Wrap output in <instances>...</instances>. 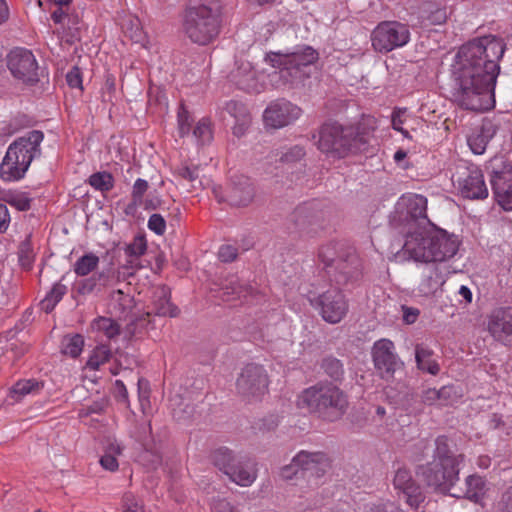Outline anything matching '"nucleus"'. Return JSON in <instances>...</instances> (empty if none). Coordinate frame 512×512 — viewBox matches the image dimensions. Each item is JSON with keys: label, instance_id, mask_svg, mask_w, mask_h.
Masks as SVG:
<instances>
[{"label": "nucleus", "instance_id": "1", "mask_svg": "<svg viewBox=\"0 0 512 512\" xmlns=\"http://www.w3.org/2000/svg\"><path fill=\"white\" fill-rule=\"evenodd\" d=\"M503 39L486 35L461 46L453 66L454 100L471 111H487L495 106L494 89L504 55Z\"/></svg>", "mask_w": 512, "mask_h": 512}, {"label": "nucleus", "instance_id": "2", "mask_svg": "<svg viewBox=\"0 0 512 512\" xmlns=\"http://www.w3.org/2000/svg\"><path fill=\"white\" fill-rule=\"evenodd\" d=\"M433 460L418 468V474L427 486L443 494L460 498L457 492L452 491L459 480V465L464 460L463 454L455 455L449 448V440L439 436L435 440Z\"/></svg>", "mask_w": 512, "mask_h": 512}, {"label": "nucleus", "instance_id": "3", "mask_svg": "<svg viewBox=\"0 0 512 512\" xmlns=\"http://www.w3.org/2000/svg\"><path fill=\"white\" fill-rule=\"evenodd\" d=\"M222 11L218 0H190L183 18V31L194 44L206 46L221 31Z\"/></svg>", "mask_w": 512, "mask_h": 512}, {"label": "nucleus", "instance_id": "4", "mask_svg": "<svg viewBox=\"0 0 512 512\" xmlns=\"http://www.w3.org/2000/svg\"><path fill=\"white\" fill-rule=\"evenodd\" d=\"M319 53L308 45H297L286 52H269L265 61L276 70L270 75L276 86L293 85L310 76L311 66L318 60Z\"/></svg>", "mask_w": 512, "mask_h": 512}, {"label": "nucleus", "instance_id": "5", "mask_svg": "<svg viewBox=\"0 0 512 512\" xmlns=\"http://www.w3.org/2000/svg\"><path fill=\"white\" fill-rule=\"evenodd\" d=\"M459 248L456 236L444 230L426 231L417 229L406 237L403 249L415 261L444 262L453 257Z\"/></svg>", "mask_w": 512, "mask_h": 512}, {"label": "nucleus", "instance_id": "6", "mask_svg": "<svg viewBox=\"0 0 512 512\" xmlns=\"http://www.w3.org/2000/svg\"><path fill=\"white\" fill-rule=\"evenodd\" d=\"M44 134L32 130L15 139L7 148L0 164V178L5 182H16L24 178L32 161L41 156Z\"/></svg>", "mask_w": 512, "mask_h": 512}, {"label": "nucleus", "instance_id": "7", "mask_svg": "<svg viewBox=\"0 0 512 512\" xmlns=\"http://www.w3.org/2000/svg\"><path fill=\"white\" fill-rule=\"evenodd\" d=\"M364 138L352 126H342L337 122L322 125V152L337 158H344L360 150Z\"/></svg>", "mask_w": 512, "mask_h": 512}, {"label": "nucleus", "instance_id": "8", "mask_svg": "<svg viewBox=\"0 0 512 512\" xmlns=\"http://www.w3.org/2000/svg\"><path fill=\"white\" fill-rule=\"evenodd\" d=\"M452 182L464 198L483 200L488 197L483 172L474 164H458L452 175Z\"/></svg>", "mask_w": 512, "mask_h": 512}, {"label": "nucleus", "instance_id": "9", "mask_svg": "<svg viewBox=\"0 0 512 512\" xmlns=\"http://www.w3.org/2000/svg\"><path fill=\"white\" fill-rule=\"evenodd\" d=\"M409 41L410 31L408 26L398 21L380 22L371 34L372 47L380 53H388L401 48Z\"/></svg>", "mask_w": 512, "mask_h": 512}, {"label": "nucleus", "instance_id": "10", "mask_svg": "<svg viewBox=\"0 0 512 512\" xmlns=\"http://www.w3.org/2000/svg\"><path fill=\"white\" fill-rule=\"evenodd\" d=\"M7 67L14 78L34 85L43 75L31 50L22 47L12 49L7 55Z\"/></svg>", "mask_w": 512, "mask_h": 512}, {"label": "nucleus", "instance_id": "11", "mask_svg": "<svg viewBox=\"0 0 512 512\" xmlns=\"http://www.w3.org/2000/svg\"><path fill=\"white\" fill-rule=\"evenodd\" d=\"M268 375L262 365L249 363L236 380L238 393L248 400H259L268 391Z\"/></svg>", "mask_w": 512, "mask_h": 512}, {"label": "nucleus", "instance_id": "12", "mask_svg": "<svg viewBox=\"0 0 512 512\" xmlns=\"http://www.w3.org/2000/svg\"><path fill=\"white\" fill-rule=\"evenodd\" d=\"M301 115V109L290 101L280 99L272 102L263 113L267 127L279 129L292 124Z\"/></svg>", "mask_w": 512, "mask_h": 512}, {"label": "nucleus", "instance_id": "13", "mask_svg": "<svg viewBox=\"0 0 512 512\" xmlns=\"http://www.w3.org/2000/svg\"><path fill=\"white\" fill-rule=\"evenodd\" d=\"M214 193L219 202H227L236 207L248 206L255 196L254 186L250 179L242 175L232 179L225 195H219L216 189H214Z\"/></svg>", "mask_w": 512, "mask_h": 512}, {"label": "nucleus", "instance_id": "14", "mask_svg": "<svg viewBox=\"0 0 512 512\" xmlns=\"http://www.w3.org/2000/svg\"><path fill=\"white\" fill-rule=\"evenodd\" d=\"M372 360L377 371L382 377L392 376L399 364V358L395 351L394 343L386 338L377 340L372 347Z\"/></svg>", "mask_w": 512, "mask_h": 512}, {"label": "nucleus", "instance_id": "15", "mask_svg": "<svg viewBox=\"0 0 512 512\" xmlns=\"http://www.w3.org/2000/svg\"><path fill=\"white\" fill-rule=\"evenodd\" d=\"M491 185L498 204L512 211V166L503 163L501 169L493 167Z\"/></svg>", "mask_w": 512, "mask_h": 512}, {"label": "nucleus", "instance_id": "16", "mask_svg": "<svg viewBox=\"0 0 512 512\" xmlns=\"http://www.w3.org/2000/svg\"><path fill=\"white\" fill-rule=\"evenodd\" d=\"M347 408V396L337 386H322V420H339Z\"/></svg>", "mask_w": 512, "mask_h": 512}, {"label": "nucleus", "instance_id": "17", "mask_svg": "<svg viewBox=\"0 0 512 512\" xmlns=\"http://www.w3.org/2000/svg\"><path fill=\"white\" fill-rule=\"evenodd\" d=\"M348 310V301L341 290L333 289L322 294V320L331 324L339 323Z\"/></svg>", "mask_w": 512, "mask_h": 512}, {"label": "nucleus", "instance_id": "18", "mask_svg": "<svg viewBox=\"0 0 512 512\" xmlns=\"http://www.w3.org/2000/svg\"><path fill=\"white\" fill-rule=\"evenodd\" d=\"M487 329L497 341L512 343V307L494 309L488 316Z\"/></svg>", "mask_w": 512, "mask_h": 512}, {"label": "nucleus", "instance_id": "19", "mask_svg": "<svg viewBox=\"0 0 512 512\" xmlns=\"http://www.w3.org/2000/svg\"><path fill=\"white\" fill-rule=\"evenodd\" d=\"M396 490L403 494L406 503L414 509H417L425 500V495L421 487L413 480L410 471L406 468H399L396 471L394 481Z\"/></svg>", "mask_w": 512, "mask_h": 512}, {"label": "nucleus", "instance_id": "20", "mask_svg": "<svg viewBox=\"0 0 512 512\" xmlns=\"http://www.w3.org/2000/svg\"><path fill=\"white\" fill-rule=\"evenodd\" d=\"M427 263L422 271V279L419 284V291L426 296L434 294L445 283L446 275L449 273L446 264Z\"/></svg>", "mask_w": 512, "mask_h": 512}, {"label": "nucleus", "instance_id": "21", "mask_svg": "<svg viewBox=\"0 0 512 512\" xmlns=\"http://www.w3.org/2000/svg\"><path fill=\"white\" fill-rule=\"evenodd\" d=\"M231 80L239 89L248 93H259L263 88L256 70L248 61L237 62L236 69L231 72Z\"/></svg>", "mask_w": 512, "mask_h": 512}, {"label": "nucleus", "instance_id": "22", "mask_svg": "<svg viewBox=\"0 0 512 512\" xmlns=\"http://www.w3.org/2000/svg\"><path fill=\"white\" fill-rule=\"evenodd\" d=\"M171 291L165 285L157 286L154 288L151 297L150 311L147 316L154 314L162 317H176L179 314V308L171 303Z\"/></svg>", "mask_w": 512, "mask_h": 512}, {"label": "nucleus", "instance_id": "23", "mask_svg": "<svg viewBox=\"0 0 512 512\" xmlns=\"http://www.w3.org/2000/svg\"><path fill=\"white\" fill-rule=\"evenodd\" d=\"M499 130V124L494 119L485 118L478 130L468 137L467 143L471 151L476 155H482L487 148L489 141Z\"/></svg>", "mask_w": 512, "mask_h": 512}, {"label": "nucleus", "instance_id": "24", "mask_svg": "<svg viewBox=\"0 0 512 512\" xmlns=\"http://www.w3.org/2000/svg\"><path fill=\"white\" fill-rule=\"evenodd\" d=\"M120 273L112 267L102 270L97 276H92L81 281L78 285V293L86 295L94 291L98 287H109L118 283Z\"/></svg>", "mask_w": 512, "mask_h": 512}, {"label": "nucleus", "instance_id": "25", "mask_svg": "<svg viewBox=\"0 0 512 512\" xmlns=\"http://www.w3.org/2000/svg\"><path fill=\"white\" fill-rule=\"evenodd\" d=\"M318 209L316 202L303 203L291 214V221L295 228L301 232H308L312 225L317 223Z\"/></svg>", "mask_w": 512, "mask_h": 512}, {"label": "nucleus", "instance_id": "26", "mask_svg": "<svg viewBox=\"0 0 512 512\" xmlns=\"http://www.w3.org/2000/svg\"><path fill=\"white\" fill-rule=\"evenodd\" d=\"M221 292L224 300L246 298L254 293V288L245 281H241L236 275L227 277L221 284Z\"/></svg>", "mask_w": 512, "mask_h": 512}, {"label": "nucleus", "instance_id": "27", "mask_svg": "<svg viewBox=\"0 0 512 512\" xmlns=\"http://www.w3.org/2000/svg\"><path fill=\"white\" fill-rule=\"evenodd\" d=\"M228 477L237 485L247 487L256 480L257 470L249 459L240 457Z\"/></svg>", "mask_w": 512, "mask_h": 512}, {"label": "nucleus", "instance_id": "28", "mask_svg": "<svg viewBox=\"0 0 512 512\" xmlns=\"http://www.w3.org/2000/svg\"><path fill=\"white\" fill-rule=\"evenodd\" d=\"M134 307V298L129 291L123 289L113 290L109 297L108 308L112 314L119 318H126Z\"/></svg>", "mask_w": 512, "mask_h": 512}, {"label": "nucleus", "instance_id": "29", "mask_svg": "<svg viewBox=\"0 0 512 512\" xmlns=\"http://www.w3.org/2000/svg\"><path fill=\"white\" fill-rule=\"evenodd\" d=\"M294 459L303 479L314 477L317 481L320 472V452L301 450L294 456Z\"/></svg>", "mask_w": 512, "mask_h": 512}, {"label": "nucleus", "instance_id": "30", "mask_svg": "<svg viewBox=\"0 0 512 512\" xmlns=\"http://www.w3.org/2000/svg\"><path fill=\"white\" fill-rule=\"evenodd\" d=\"M415 359L419 370L434 376L439 373L440 366L434 358L433 350L430 348L420 344L416 345Z\"/></svg>", "mask_w": 512, "mask_h": 512}, {"label": "nucleus", "instance_id": "31", "mask_svg": "<svg viewBox=\"0 0 512 512\" xmlns=\"http://www.w3.org/2000/svg\"><path fill=\"white\" fill-rule=\"evenodd\" d=\"M297 407L305 413H317L320 408V387L314 385L303 390L297 398Z\"/></svg>", "mask_w": 512, "mask_h": 512}, {"label": "nucleus", "instance_id": "32", "mask_svg": "<svg viewBox=\"0 0 512 512\" xmlns=\"http://www.w3.org/2000/svg\"><path fill=\"white\" fill-rule=\"evenodd\" d=\"M466 489L458 493L460 497H465L475 503L480 502L486 492V482L483 477L473 474L465 480Z\"/></svg>", "mask_w": 512, "mask_h": 512}, {"label": "nucleus", "instance_id": "33", "mask_svg": "<svg viewBox=\"0 0 512 512\" xmlns=\"http://www.w3.org/2000/svg\"><path fill=\"white\" fill-rule=\"evenodd\" d=\"M239 458L240 456L234 455L233 452L226 447H220L212 453L213 464L227 476H229Z\"/></svg>", "mask_w": 512, "mask_h": 512}, {"label": "nucleus", "instance_id": "34", "mask_svg": "<svg viewBox=\"0 0 512 512\" xmlns=\"http://www.w3.org/2000/svg\"><path fill=\"white\" fill-rule=\"evenodd\" d=\"M239 458L240 456L234 455L233 452L226 447H220L212 453L213 464L227 476H229Z\"/></svg>", "mask_w": 512, "mask_h": 512}, {"label": "nucleus", "instance_id": "35", "mask_svg": "<svg viewBox=\"0 0 512 512\" xmlns=\"http://www.w3.org/2000/svg\"><path fill=\"white\" fill-rule=\"evenodd\" d=\"M170 406L173 417L178 421H186L194 416L195 405L180 395L171 397Z\"/></svg>", "mask_w": 512, "mask_h": 512}, {"label": "nucleus", "instance_id": "36", "mask_svg": "<svg viewBox=\"0 0 512 512\" xmlns=\"http://www.w3.org/2000/svg\"><path fill=\"white\" fill-rule=\"evenodd\" d=\"M453 393V388L443 386L440 389L428 388L422 392V402L427 405L445 406L449 403V399Z\"/></svg>", "mask_w": 512, "mask_h": 512}, {"label": "nucleus", "instance_id": "37", "mask_svg": "<svg viewBox=\"0 0 512 512\" xmlns=\"http://www.w3.org/2000/svg\"><path fill=\"white\" fill-rule=\"evenodd\" d=\"M401 201L406 205L409 214L414 218L425 217L427 209V199L420 194H406L401 197Z\"/></svg>", "mask_w": 512, "mask_h": 512}, {"label": "nucleus", "instance_id": "38", "mask_svg": "<svg viewBox=\"0 0 512 512\" xmlns=\"http://www.w3.org/2000/svg\"><path fill=\"white\" fill-rule=\"evenodd\" d=\"M93 330L103 333L108 339H114L120 335L121 327L119 323L108 317H97L91 324Z\"/></svg>", "mask_w": 512, "mask_h": 512}, {"label": "nucleus", "instance_id": "39", "mask_svg": "<svg viewBox=\"0 0 512 512\" xmlns=\"http://www.w3.org/2000/svg\"><path fill=\"white\" fill-rule=\"evenodd\" d=\"M66 293L67 286L61 282H56L41 301V309L46 313L52 312Z\"/></svg>", "mask_w": 512, "mask_h": 512}, {"label": "nucleus", "instance_id": "40", "mask_svg": "<svg viewBox=\"0 0 512 512\" xmlns=\"http://www.w3.org/2000/svg\"><path fill=\"white\" fill-rule=\"evenodd\" d=\"M84 347V337L81 334L66 335L61 341V352L71 358H77Z\"/></svg>", "mask_w": 512, "mask_h": 512}, {"label": "nucleus", "instance_id": "41", "mask_svg": "<svg viewBox=\"0 0 512 512\" xmlns=\"http://www.w3.org/2000/svg\"><path fill=\"white\" fill-rule=\"evenodd\" d=\"M2 201L15 207L18 211H28L31 208L32 199L26 192L7 191L2 195Z\"/></svg>", "mask_w": 512, "mask_h": 512}, {"label": "nucleus", "instance_id": "42", "mask_svg": "<svg viewBox=\"0 0 512 512\" xmlns=\"http://www.w3.org/2000/svg\"><path fill=\"white\" fill-rule=\"evenodd\" d=\"M43 387V384L35 379L19 380L10 389V396L15 401H19L22 396L37 392Z\"/></svg>", "mask_w": 512, "mask_h": 512}, {"label": "nucleus", "instance_id": "43", "mask_svg": "<svg viewBox=\"0 0 512 512\" xmlns=\"http://www.w3.org/2000/svg\"><path fill=\"white\" fill-rule=\"evenodd\" d=\"M138 457L141 464L149 469H156L162 462V456L156 443L142 447Z\"/></svg>", "mask_w": 512, "mask_h": 512}, {"label": "nucleus", "instance_id": "44", "mask_svg": "<svg viewBox=\"0 0 512 512\" xmlns=\"http://www.w3.org/2000/svg\"><path fill=\"white\" fill-rule=\"evenodd\" d=\"M99 264V257L94 253H86L74 264V272L78 276H86L94 271Z\"/></svg>", "mask_w": 512, "mask_h": 512}, {"label": "nucleus", "instance_id": "45", "mask_svg": "<svg viewBox=\"0 0 512 512\" xmlns=\"http://www.w3.org/2000/svg\"><path fill=\"white\" fill-rule=\"evenodd\" d=\"M88 183L102 193L110 191L114 187V178L111 173L101 171L93 173L88 178Z\"/></svg>", "mask_w": 512, "mask_h": 512}, {"label": "nucleus", "instance_id": "46", "mask_svg": "<svg viewBox=\"0 0 512 512\" xmlns=\"http://www.w3.org/2000/svg\"><path fill=\"white\" fill-rule=\"evenodd\" d=\"M18 258L20 266L25 270H30L33 266L35 254L30 241V237H27L19 245Z\"/></svg>", "mask_w": 512, "mask_h": 512}, {"label": "nucleus", "instance_id": "47", "mask_svg": "<svg viewBox=\"0 0 512 512\" xmlns=\"http://www.w3.org/2000/svg\"><path fill=\"white\" fill-rule=\"evenodd\" d=\"M111 356V351L108 347L101 345L97 346L86 362V366L91 370H98L99 367L107 362Z\"/></svg>", "mask_w": 512, "mask_h": 512}, {"label": "nucleus", "instance_id": "48", "mask_svg": "<svg viewBox=\"0 0 512 512\" xmlns=\"http://www.w3.org/2000/svg\"><path fill=\"white\" fill-rule=\"evenodd\" d=\"M322 370L332 382H340L343 379L344 369L342 363L335 358H327L322 362Z\"/></svg>", "mask_w": 512, "mask_h": 512}, {"label": "nucleus", "instance_id": "49", "mask_svg": "<svg viewBox=\"0 0 512 512\" xmlns=\"http://www.w3.org/2000/svg\"><path fill=\"white\" fill-rule=\"evenodd\" d=\"M147 250V243L144 236H136L133 241L127 245L125 252L132 259L129 261L133 266L135 261H138L139 257L144 255Z\"/></svg>", "mask_w": 512, "mask_h": 512}, {"label": "nucleus", "instance_id": "50", "mask_svg": "<svg viewBox=\"0 0 512 512\" xmlns=\"http://www.w3.org/2000/svg\"><path fill=\"white\" fill-rule=\"evenodd\" d=\"M194 137L202 144L208 143L212 139V130L210 120L202 118L193 129Z\"/></svg>", "mask_w": 512, "mask_h": 512}, {"label": "nucleus", "instance_id": "51", "mask_svg": "<svg viewBox=\"0 0 512 512\" xmlns=\"http://www.w3.org/2000/svg\"><path fill=\"white\" fill-rule=\"evenodd\" d=\"M133 437L142 447L149 446L155 443L151 433L150 423L138 424L133 434Z\"/></svg>", "mask_w": 512, "mask_h": 512}, {"label": "nucleus", "instance_id": "52", "mask_svg": "<svg viewBox=\"0 0 512 512\" xmlns=\"http://www.w3.org/2000/svg\"><path fill=\"white\" fill-rule=\"evenodd\" d=\"M224 109L235 121H245V118L250 117L246 106L238 101L227 102Z\"/></svg>", "mask_w": 512, "mask_h": 512}, {"label": "nucleus", "instance_id": "53", "mask_svg": "<svg viewBox=\"0 0 512 512\" xmlns=\"http://www.w3.org/2000/svg\"><path fill=\"white\" fill-rule=\"evenodd\" d=\"M408 121L406 109L394 110L392 114V128L400 132L405 138L411 139L409 131L403 127Z\"/></svg>", "mask_w": 512, "mask_h": 512}, {"label": "nucleus", "instance_id": "54", "mask_svg": "<svg viewBox=\"0 0 512 512\" xmlns=\"http://www.w3.org/2000/svg\"><path fill=\"white\" fill-rule=\"evenodd\" d=\"M279 476L284 481L303 479L300 469L297 463H295L294 457L291 459L289 464L280 468Z\"/></svg>", "mask_w": 512, "mask_h": 512}, {"label": "nucleus", "instance_id": "55", "mask_svg": "<svg viewBox=\"0 0 512 512\" xmlns=\"http://www.w3.org/2000/svg\"><path fill=\"white\" fill-rule=\"evenodd\" d=\"M108 406V400L106 398H100L93 401L90 405H87L80 409L79 416L87 417L91 414H103Z\"/></svg>", "mask_w": 512, "mask_h": 512}, {"label": "nucleus", "instance_id": "56", "mask_svg": "<svg viewBox=\"0 0 512 512\" xmlns=\"http://www.w3.org/2000/svg\"><path fill=\"white\" fill-rule=\"evenodd\" d=\"M149 188V184L145 179L138 178L131 191L132 201L135 205H142L143 197Z\"/></svg>", "mask_w": 512, "mask_h": 512}, {"label": "nucleus", "instance_id": "57", "mask_svg": "<svg viewBox=\"0 0 512 512\" xmlns=\"http://www.w3.org/2000/svg\"><path fill=\"white\" fill-rule=\"evenodd\" d=\"M305 156V150L302 146L295 145L287 149L280 156V161L283 163H295Z\"/></svg>", "mask_w": 512, "mask_h": 512}, {"label": "nucleus", "instance_id": "58", "mask_svg": "<svg viewBox=\"0 0 512 512\" xmlns=\"http://www.w3.org/2000/svg\"><path fill=\"white\" fill-rule=\"evenodd\" d=\"M192 121L188 111L184 107H181L178 111V130L180 137L189 134Z\"/></svg>", "mask_w": 512, "mask_h": 512}, {"label": "nucleus", "instance_id": "59", "mask_svg": "<svg viewBox=\"0 0 512 512\" xmlns=\"http://www.w3.org/2000/svg\"><path fill=\"white\" fill-rule=\"evenodd\" d=\"M238 248L231 244L221 245L218 250V258L221 262L230 263L236 260Z\"/></svg>", "mask_w": 512, "mask_h": 512}, {"label": "nucleus", "instance_id": "60", "mask_svg": "<svg viewBox=\"0 0 512 512\" xmlns=\"http://www.w3.org/2000/svg\"><path fill=\"white\" fill-rule=\"evenodd\" d=\"M178 176H180L182 179H185L192 183V187L195 188V182H198L201 185V181L199 180V172L198 167L193 166H182L177 170Z\"/></svg>", "mask_w": 512, "mask_h": 512}, {"label": "nucleus", "instance_id": "61", "mask_svg": "<svg viewBox=\"0 0 512 512\" xmlns=\"http://www.w3.org/2000/svg\"><path fill=\"white\" fill-rule=\"evenodd\" d=\"M148 228L157 235H163L166 231V221L160 214H152L148 219Z\"/></svg>", "mask_w": 512, "mask_h": 512}, {"label": "nucleus", "instance_id": "62", "mask_svg": "<svg viewBox=\"0 0 512 512\" xmlns=\"http://www.w3.org/2000/svg\"><path fill=\"white\" fill-rule=\"evenodd\" d=\"M496 507L499 512H512V486L502 493Z\"/></svg>", "mask_w": 512, "mask_h": 512}, {"label": "nucleus", "instance_id": "63", "mask_svg": "<svg viewBox=\"0 0 512 512\" xmlns=\"http://www.w3.org/2000/svg\"><path fill=\"white\" fill-rule=\"evenodd\" d=\"M66 81L69 87L82 90V73L80 68L77 66L72 67L66 75Z\"/></svg>", "mask_w": 512, "mask_h": 512}, {"label": "nucleus", "instance_id": "64", "mask_svg": "<svg viewBox=\"0 0 512 512\" xmlns=\"http://www.w3.org/2000/svg\"><path fill=\"white\" fill-rule=\"evenodd\" d=\"M123 512H145L142 504H140L132 494H125L123 498Z\"/></svg>", "mask_w": 512, "mask_h": 512}]
</instances>
